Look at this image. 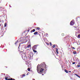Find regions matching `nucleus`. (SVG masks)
<instances>
[{"instance_id": "nucleus-1", "label": "nucleus", "mask_w": 80, "mask_h": 80, "mask_svg": "<svg viewBox=\"0 0 80 80\" xmlns=\"http://www.w3.org/2000/svg\"><path fill=\"white\" fill-rule=\"evenodd\" d=\"M47 68L46 65L44 62H42L41 64H38L37 66V71L40 70V72H42L44 71V68L46 69Z\"/></svg>"}, {"instance_id": "nucleus-2", "label": "nucleus", "mask_w": 80, "mask_h": 80, "mask_svg": "<svg viewBox=\"0 0 80 80\" xmlns=\"http://www.w3.org/2000/svg\"><path fill=\"white\" fill-rule=\"evenodd\" d=\"M75 23H74V22H73L72 21H71V22H70V25L71 26H72V25H74V24Z\"/></svg>"}, {"instance_id": "nucleus-3", "label": "nucleus", "mask_w": 80, "mask_h": 80, "mask_svg": "<svg viewBox=\"0 0 80 80\" xmlns=\"http://www.w3.org/2000/svg\"><path fill=\"white\" fill-rule=\"evenodd\" d=\"M35 32V29H33L32 30H31L30 32L31 33H32V32Z\"/></svg>"}, {"instance_id": "nucleus-4", "label": "nucleus", "mask_w": 80, "mask_h": 80, "mask_svg": "<svg viewBox=\"0 0 80 80\" xmlns=\"http://www.w3.org/2000/svg\"><path fill=\"white\" fill-rule=\"evenodd\" d=\"M58 49L57 48H56V53L57 54H58Z\"/></svg>"}, {"instance_id": "nucleus-5", "label": "nucleus", "mask_w": 80, "mask_h": 80, "mask_svg": "<svg viewBox=\"0 0 80 80\" xmlns=\"http://www.w3.org/2000/svg\"><path fill=\"white\" fill-rule=\"evenodd\" d=\"M10 79L8 78V77H5L6 80H10Z\"/></svg>"}, {"instance_id": "nucleus-6", "label": "nucleus", "mask_w": 80, "mask_h": 80, "mask_svg": "<svg viewBox=\"0 0 80 80\" xmlns=\"http://www.w3.org/2000/svg\"><path fill=\"white\" fill-rule=\"evenodd\" d=\"M38 34V32H35L33 34L35 35H36Z\"/></svg>"}, {"instance_id": "nucleus-7", "label": "nucleus", "mask_w": 80, "mask_h": 80, "mask_svg": "<svg viewBox=\"0 0 80 80\" xmlns=\"http://www.w3.org/2000/svg\"><path fill=\"white\" fill-rule=\"evenodd\" d=\"M76 76H77L79 78H80V77H79V76L78 75V74H74Z\"/></svg>"}, {"instance_id": "nucleus-8", "label": "nucleus", "mask_w": 80, "mask_h": 80, "mask_svg": "<svg viewBox=\"0 0 80 80\" xmlns=\"http://www.w3.org/2000/svg\"><path fill=\"white\" fill-rule=\"evenodd\" d=\"M73 53L74 54H77V52L76 51H74L73 52Z\"/></svg>"}, {"instance_id": "nucleus-9", "label": "nucleus", "mask_w": 80, "mask_h": 80, "mask_svg": "<svg viewBox=\"0 0 80 80\" xmlns=\"http://www.w3.org/2000/svg\"><path fill=\"white\" fill-rule=\"evenodd\" d=\"M65 71L66 73H68V71L66 69H65Z\"/></svg>"}, {"instance_id": "nucleus-10", "label": "nucleus", "mask_w": 80, "mask_h": 80, "mask_svg": "<svg viewBox=\"0 0 80 80\" xmlns=\"http://www.w3.org/2000/svg\"><path fill=\"white\" fill-rule=\"evenodd\" d=\"M25 76V74L22 75V78H23Z\"/></svg>"}, {"instance_id": "nucleus-11", "label": "nucleus", "mask_w": 80, "mask_h": 80, "mask_svg": "<svg viewBox=\"0 0 80 80\" xmlns=\"http://www.w3.org/2000/svg\"><path fill=\"white\" fill-rule=\"evenodd\" d=\"M28 71H31V69H30V68H28Z\"/></svg>"}, {"instance_id": "nucleus-12", "label": "nucleus", "mask_w": 80, "mask_h": 80, "mask_svg": "<svg viewBox=\"0 0 80 80\" xmlns=\"http://www.w3.org/2000/svg\"><path fill=\"white\" fill-rule=\"evenodd\" d=\"M78 38L80 39V34L78 35Z\"/></svg>"}, {"instance_id": "nucleus-13", "label": "nucleus", "mask_w": 80, "mask_h": 80, "mask_svg": "<svg viewBox=\"0 0 80 80\" xmlns=\"http://www.w3.org/2000/svg\"><path fill=\"white\" fill-rule=\"evenodd\" d=\"M18 51H19V52H20V53H22V52H23V51H20V50H18Z\"/></svg>"}, {"instance_id": "nucleus-14", "label": "nucleus", "mask_w": 80, "mask_h": 80, "mask_svg": "<svg viewBox=\"0 0 80 80\" xmlns=\"http://www.w3.org/2000/svg\"><path fill=\"white\" fill-rule=\"evenodd\" d=\"M6 26H7V24L6 23H4V27H6Z\"/></svg>"}, {"instance_id": "nucleus-15", "label": "nucleus", "mask_w": 80, "mask_h": 80, "mask_svg": "<svg viewBox=\"0 0 80 80\" xmlns=\"http://www.w3.org/2000/svg\"><path fill=\"white\" fill-rule=\"evenodd\" d=\"M37 29L38 30H40V28L39 27L37 28Z\"/></svg>"}, {"instance_id": "nucleus-16", "label": "nucleus", "mask_w": 80, "mask_h": 80, "mask_svg": "<svg viewBox=\"0 0 80 80\" xmlns=\"http://www.w3.org/2000/svg\"><path fill=\"white\" fill-rule=\"evenodd\" d=\"M62 37L64 36V34L63 33H62Z\"/></svg>"}, {"instance_id": "nucleus-17", "label": "nucleus", "mask_w": 80, "mask_h": 80, "mask_svg": "<svg viewBox=\"0 0 80 80\" xmlns=\"http://www.w3.org/2000/svg\"><path fill=\"white\" fill-rule=\"evenodd\" d=\"M31 47V45H28V48H29Z\"/></svg>"}, {"instance_id": "nucleus-18", "label": "nucleus", "mask_w": 80, "mask_h": 80, "mask_svg": "<svg viewBox=\"0 0 80 80\" xmlns=\"http://www.w3.org/2000/svg\"><path fill=\"white\" fill-rule=\"evenodd\" d=\"M56 46L55 45H54L53 46H52V47L53 48H54Z\"/></svg>"}, {"instance_id": "nucleus-19", "label": "nucleus", "mask_w": 80, "mask_h": 80, "mask_svg": "<svg viewBox=\"0 0 80 80\" xmlns=\"http://www.w3.org/2000/svg\"><path fill=\"white\" fill-rule=\"evenodd\" d=\"M10 80H15L14 78H11L10 79Z\"/></svg>"}, {"instance_id": "nucleus-20", "label": "nucleus", "mask_w": 80, "mask_h": 80, "mask_svg": "<svg viewBox=\"0 0 80 80\" xmlns=\"http://www.w3.org/2000/svg\"><path fill=\"white\" fill-rule=\"evenodd\" d=\"M33 52H34L35 53L37 52V51H36V50H33Z\"/></svg>"}, {"instance_id": "nucleus-21", "label": "nucleus", "mask_w": 80, "mask_h": 80, "mask_svg": "<svg viewBox=\"0 0 80 80\" xmlns=\"http://www.w3.org/2000/svg\"><path fill=\"white\" fill-rule=\"evenodd\" d=\"M77 67H78V68L80 67V65H79V64H78V65H77Z\"/></svg>"}, {"instance_id": "nucleus-22", "label": "nucleus", "mask_w": 80, "mask_h": 80, "mask_svg": "<svg viewBox=\"0 0 80 80\" xmlns=\"http://www.w3.org/2000/svg\"><path fill=\"white\" fill-rule=\"evenodd\" d=\"M72 49H74V50L75 49V48H74V47H72Z\"/></svg>"}, {"instance_id": "nucleus-23", "label": "nucleus", "mask_w": 80, "mask_h": 80, "mask_svg": "<svg viewBox=\"0 0 80 80\" xmlns=\"http://www.w3.org/2000/svg\"><path fill=\"white\" fill-rule=\"evenodd\" d=\"M75 62H72V64H75Z\"/></svg>"}, {"instance_id": "nucleus-24", "label": "nucleus", "mask_w": 80, "mask_h": 80, "mask_svg": "<svg viewBox=\"0 0 80 80\" xmlns=\"http://www.w3.org/2000/svg\"><path fill=\"white\" fill-rule=\"evenodd\" d=\"M17 43V42H16L15 43V45H16Z\"/></svg>"}, {"instance_id": "nucleus-25", "label": "nucleus", "mask_w": 80, "mask_h": 80, "mask_svg": "<svg viewBox=\"0 0 80 80\" xmlns=\"http://www.w3.org/2000/svg\"><path fill=\"white\" fill-rule=\"evenodd\" d=\"M20 46V45H19L18 48V49H19Z\"/></svg>"}, {"instance_id": "nucleus-26", "label": "nucleus", "mask_w": 80, "mask_h": 80, "mask_svg": "<svg viewBox=\"0 0 80 80\" xmlns=\"http://www.w3.org/2000/svg\"><path fill=\"white\" fill-rule=\"evenodd\" d=\"M50 45H52V43H51V42L50 43Z\"/></svg>"}, {"instance_id": "nucleus-27", "label": "nucleus", "mask_w": 80, "mask_h": 80, "mask_svg": "<svg viewBox=\"0 0 80 80\" xmlns=\"http://www.w3.org/2000/svg\"><path fill=\"white\" fill-rule=\"evenodd\" d=\"M47 45H49V43H47Z\"/></svg>"}, {"instance_id": "nucleus-28", "label": "nucleus", "mask_w": 80, "mask_h": 80, "mask_svg": "<svg viewBox=\"0 0 80 80\" xmlns=\"http://www.w3.org/2000/svg\"><path fill=\"white\" fill-rule=\"evenodd\" d=\"M44 74H42V75H43Z\"/></svg>"}, {"instance_id": "nucleus-29", "label": "nucleus", "mask_w": 80, "mask_h": 80, "mask_svg": "<svg viewBox=\"0 0 80 80\" xmlns=\"http://www.w3.org/2000/svg\"><path fill=\"white\" fill-rule=\"evenodd\" d=\"M32 80H35V79H33Z\"/></svg>"}, {"instance_id": "nucleus-30", "label": "nucleus", "mask_w": 80, "mask_h": 80, "mask_svg": "<svg viewBox=\"0 0 80 80\" xmlns=\"http://www.w3.org/2000/svg\"><path fill=\"white\" fill-rule=\"evenodd\" d=\"M69 72H71V71H69Z\"/></svg>"}, {"instance_id": "nucleus-31", "label": "nucleus", "mask_w": 80, "mask_h": 80, "mask_svg": "<svg viewBox=\"0 0 80 80\" xmlns=\"http://www.w3.org/2000/svg\"><path fill=\"white\" fill-rule=\"evenodd\" d=\"M39 36H40V34H39Z\"/></svg>"}, {"instance_id": "nucleus-32", "label": "nucleus", "mask_w": 80, "mask_h": 80, "mask_svg": "<svg viewBox=\"0 0 80 80\" xmlns=\"http://www.w3.org/2000/svg\"><path fill=\"white\" fill-rule=\"evenodd\" d=\"M28 37V36H27V37Z\"/></svg>"}, {"instance_id": "nucleus-33", "label": "nucleus", "mask_w": 80, "mask_h": 80, "mask_svg": "<svg viewBox=\"0 0 80 80\" xmlns=\"http://www.w3.org/2000/svg\"><path fill=\"white\" fill-rule=\"evenodd\" d=\"M28 37V36H27V37Z\"/></svg>"}, {"instance_id": "nucleus-34", "label": "nucleus", "mask_w": 80, "mask_h": 80, "mask_svg": "<svg viewBox=\"0 0 80 80\" xmlns=\"http://www.w3.org/2000/svg\"><path fill=\"white\" fill-rule=\"evenodd\" d=\"M0 31H1V30H0Z\"/></svg>"}]
</instances>
